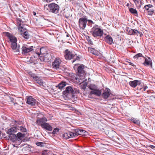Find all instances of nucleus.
<instances>
[{
  "mask_svg": "<svg viewBox=\"0 0 155 155\" xmlns=\"http://www.w3.org/2000/svg\"><path fill=\"white\" fill-rule=\"evenodd\" d=\"M81 134V129H78L75 130V132L74 133L71 132H68L67 133H65L63 134V137L65 138L66 139H68L70 137H72L80 135Z\"/></svg>",
  "mask_w": 155,
  "mask_h": 155,
  "instance_id": "obj_1",
  "label": "nucleus"
},
{
  "mask_svg": "<svg viewBox=\"0 0 155 155\" xmlns=\"http://www.w3.org/2000/svg\"><path fill=\"white\" fill-rule=\"evenodd\" d=\"M97 25L94 26L92 28L91 32L94 37L101 36L103 34V31L101 29L97 28Z\"/></svg>",
  "mask_w": 155,
  "mask_h": 155,
  "instance_id": "obj_2",
  "label": "nucleus"
},
{
  "mask_svg": "<svg viewBox=\"0 0 155 155\" xmlns=\"http://www.w3.org/2000/svg\"><path fill=\"white\" fill-rule=\"evenodd\" d=\"M49 11L53 13H58L59 10V6L57 4L54 3H52L48 5Z\"/></svg>",
  "mask_w": 155,
  "mask_h": 155,
  "instance_id": "obj_3",
  "label": "nucleus"
},
{
  "mask_svg": "<svg viewBox=\"0 0 155 155\" xmlns=\"http://www.w3.org/2000/svg\"><path fill=\"white\" fill-rule=\"evenodd\" d=\"M88 20L85 18L82 17L79 19V25L81 29L84 30L87 25Z\"/></svg>",
  "mask_w": 155,
  "mask_h": 155,
  "instance_id": "obj_4",
  "label": "nucleus"
},
{
  "mask_svg": "<svg viewBox=\"0 0 155 155\" xmlns=\"http://www.w3.org/2000/svg\"><path fill=\"white\" fill-rule=\"evenodd\" d=\"M33 46H29L27 45H24L21 48L22 53V54H25L31 52L34 50Z\"/></svg>",
  "mask_w": 155,
  "mask_h": 155,
  "instance_id": "obj_5",
  "label": "nucleus"
},
{
  "mask_svg": "<svg viewBox=\"0 0 155 155\" xmlns=\"http://www.w3.org/2000/svg\"><path fill=\"white\" fill-rule=\"evenodd\" d=\"M61 62V61L59 58H56L52 64L53 68L56 70L59 69Z\"/></svg>",
  "mask_w": 155,
  "mask_h": 155,
  "instance_id": "obj_6",
  "label": "nucleus"
},
{
  "mask_svg": "<svg viewBox=\"0 0 155 155\" xmlns=\"http://www.w3.org/2000/svg\"><path fill=\"white\" fill-rule=\"evenodd\" d=\"M84 68V66L83 65H80L78 66V74L80 76V78L81 79H83L84 78V71L83 70Z\"/></svg>",
  "mask_w": 155,
  "mask_h": 155,
  "instance_id": "obj_7",
  "label": "nucleus"
},
{
  "mask_svg": "<svg viewBox=\"0 0 155 155\" xmlns=\"http://www.w3.org/2000/svg\"><path fill=\"white\" fill-rule=\"evenodd\" d=\"M19 31L20 34L26 39L29 38L30 35L26 31V29L24 28H21L19 29Z\"/></svg>",
  "mask_w": 155,
  "mask_h": 155,
  "instance_id": "obj_8",
  "label": "nucleus"
},
{
  "mask_svg": "<svg viewBox=\"0 0 155 155\" xmlns=\"http://www.w3.org/2000/svg\"><path fill=\"white\" fill-rule=\"evenodd\" d=\"M74 93V91L73 88L71 86L67 87L65 91H63V94L65 95H67L68 94H72Z\"/></svg>",
  "mask_w": 155,
  "mask_h": 155,
  "instance_id": "obj_9",
  "label": "nucleus"
},
{
  "mask_svg": "<svg viewBox=\"0 0 155 155\" xmlns=\"http://www.w3.org/2000/svg\"><path fill=\"white\" fill-rule=\"evenodd\" d=\"M51 58V55L48 53L42 56H40V59L42 61L45 62L48 61Z\"/></svg>",
  "mask_w": 155,
  "mask_h": 155,
  "instance_id": "obj_10",
  "label": "nucleus"
},
{
  "mask_svg": "<svg viewBox=\"0 0 155 155\" xmlns=\"http://www.w3.org/2000/svg\"><path fill=\"white\" fill-rule=\"evenodd\" d=\"M11 47L14 52H19L20 46L19 45H17V43H11Z\"/></svg>",
  "mask_w": 155,
  "mask_h": 155,
  "instance_id": "obj_11",
  "label": "nucleus"
},
{
  "mask_svg": "<svg viewBox=\"0 0 155 155\" xmlns=\"http://www.w3.org/2000/svg\"><path fill=\"white\" fill-rule=\"evenodd\" d=\"M36 100L32 97L30 96L27 97V103L31 106L34 105L35 104Z\"/></svg>",
  "mask_w": 155,
  "mask_h": 155,
  "instance_id": "obj_12",
  "label": "nucleus"
},
{
  "mask_svg": "<svg viewBox=\"0 0 155 155\" xmlns=\"http://www.w3.org/2000/svg\"><path fill=\"white\" fill-rule=\"evenodd\" d=\"M74 57V54H73L71 52L67 50L65 51V57L67 60H71Z\"/></svg>",
  "mask_w": 155,
  "mask_h": 155,
  "instance_id": "obj_13",
  "label": "nucleus"
},
{
  "mask_svg": "<svg viewBox=\"0 0 155 155\" xmlns=\"http://www.w3.org/2000/svg\"><path fill=\"white\" fill-rule=\"evenodd\" d=\"M79 82H81L80 84L81 87L83 89H85L87 85V83L84 81H87V79H86L84 80L81 79L79 78Z\"/></svg>",
  "mask_w": 155,
  "mask_h": 155,
  "instance_id": "obj_14",
  "label": "nucleus"
},
{
  "mask_svg": "<svg viewBox=\"0 0 155 155\" xmlns=\"http://www.w3.org/2000/svg\"><path fill=\"white\" fill-rule=\"evenodd\" d=\"M129 83L131 87H135L137 85H139L140 84L141 81H140L135 80L130 81Z\"/></svg>",
  "mask_w": 155,
  "mask_h": 155,
  "instance_id": "obj_15",
  "label": "nucleus"
},
{
  "mask_svg": "<svg viewBox=\"0 0 155 155\" xmlns=\"http://www.w3.org/2000/svg\"><path fill=\"white\" fill-rule=\"evenodd\" d=\"M45 20L43 18L37 19L35 21L36 24L39 26H42L45 23Z\"/></svg>",
  "mask_w": 155,
  "mask_h": 155,
  "instance_id": "obj_16",
  "label": "nucleus"
},
{
  "mask_svg": "<svg viewBox=\"0 0 155 155\" xmlns=\"http://www.w3.org/2000/svg\"><path fill=\"white\" fill-rule=\"evenodd\" d=\"M41 126L43 128L45 129L51 131L52 130V127L48 123H44L43 124H41Z\"/></svg>",
  "mask_w": 155,
  "mask_h": 155,
  "instance_id": "obj_17",
  "label": "nucleus"
},
{
  "mask_svg": "<svg viewBox=\"0 0 155 155\" xmlns=\"http://www.w3.org/2000/svg\"><path fill=\"white\" fill-rule=\"evenodd\" d=\"M127 33L128 34L130 35H136L138 36V33H139V31L137 30L130 28L127 29Z\"/></svg>",
  "mask_w": 155,
  "mask_h": 155,
  "instance_id": "obj_18",
  "label": "nucleus"
},
{
  "mask_svg": "<svg viewBox=\"0 0 155 155\" xmlns=\"http://www.w3.org/2000/svg\"><path fill=\"white\" fill-rule=\"evenodd\" d=\"M111 93L110 90L108 88H107L104 91V93L103 94V96L105 99H107L109 97Z\"/></svg>",
  "mask_w": 155,
  "mask_h": 155,
  "instance_id": "obj_19",
  "label": "nucleus"
},
{
  "mask_svg": "<svg viewBox=\"0 0 155 155\" xmlns=\"http://www.w3.org/2000/svg\"><path fill=\"white\" fill-rule=\"evenodd\" d=\"M35 81L40 86L45 87L44 83L43 82L42 79L40 77H38L35 78Z\"/></svg>",
  "mask_w": 155,
  "mask_h": 155,
  "instance_id": "obj_20",
  "label": "nucleus"
},
{
  "mask_svg": "<svg viewBox=\"0 0 155 155\" xmlns=\"http://www.w3.org/2000/svg\"><path fill=\"white\" fill-rule=\"evenodd\" d=\"M90 89L92 90L90 92L91 94L98 96H100L101 95V92L99 90L92 89L91 87H90Z\"/></svg>",
  "mask_w": 155,
  "mask_h": 155,
  "instance_id": "obj_21",
  "label": "nucleus"
},
{
  "mask_svg": "<svg viewBox=\"0 0 155 155\" xmlns=\"http://www.w3.org/2000/svg\"><path fill=\"white\" fill-rule=\"evenodd\" d=\"M48 53L47 51L46 48L44 47H42L40 49V53H38L37 54L40 57V56L42 55L43 56V55Z\"/></svg>",
  "mask_w": 155,
  "mask_h": 155,
  "instance_id": "obj_22",
  "label": "nucleus"
},
{
  "mask_svg": "<svg viewBox=\"0 0 155 155\" xmlns=\"http://www.w3.org/2000/svg\"><path fill=\"white\" fill-rule=\"evenodd\" d=\"M105 41L110 45L113 43V39L112 37L109 35H107L104 38Z\"/></svg>",
  "mask_w": 155,
  "mask_h": 155,
  "instance_id": "obj_23",
  "label": "nucleus"
},
{
  "mask_svg": "<svg viewBox=\"0 0 155 155\" xmlns=\"http://www.w3.org/2000/svg\"><path fill=\"white\" fill-rule=\"evenodd\" d=\"M47 121V119L45 117L42 118L37 120L36 122L37 124L41 126V124L45 123V122Z\"/></svg>",
  "mask_w": 155,
  "mask_h": 155,
  "instance_id": "obj_24",
  "label": "nucleus"
},
{
  "mask_svg": "<svg viewBox=\"0 0 155 155\" xmlns=\"http://www.w3.org/2000/svg\"><path fill=\"white\" fill-rule=\"evenodd\" d=\"M17 131V127H13L8 129L7 133L8 134H11L13 133L16 132Z\"/></svg>",
  "mask_w": 155,
  "mask_h": 155,
  "instance_id": "obj_25",
  "label": "nucleus"
},
{
  "mask_svg": "<svg viewBox=\"0 0 155 155\" xmlns=\"http://www.w3.org/2000/svg\"><path fill=\"white\" fill-rule=\"evenodd\" d=\"M88 51L91 53L93 54L97 55L98 54V52L94 49L89 47L88 48Z\"/></svg>",
  "mask_w": 155,
  "mask_h": 155,
  "instance_id": "obj_26",
  "label": "nucleus"
},
{
  "mask_svg": "<svg viewBox=\"0 0 155 155\" xmlns=\"http://www.w3.org/2000/svg\"><path fill=\"white\" fill-rule=\"evenodd\" d=\"M145 66L149 65L150 67L152 66V62L148 60L147 59H145L144 62L143 63Z\"/></svg>",
  "mask_w": 155,
  "mask_h": 155,
  "instance_id": "obj_27",
  "label": "nucleus"
},
{
  "mask_svg": "<svg viewBox=\"0 0 155 155\" xmlns=\"http://www.w3.org/2000/svg\"><path fill=\"white\" fill-rule=\"evenodd\" d=\"M66 85V83L65 82L62 81L59 83L58 86V88L60 89H62Z\"/></svg>",
  "mask_w": 155,
  "mask_h": 155,
  "instance_id": "obj_28",
  "label": "nucleus"
},
{
  "mask_svg": "<svg viewBox=\"0 0 155 155\" xmlns=\"http://www.w3.org/2000/svg\"><path fill=\"white\" fill-rule=\"evenodd\" d=\"M25 136V134H21V133H18L17 134V137L18 138L20 139H21L22 138H23Z\"/></svg>",
  "mask_w": 155,
  "mask_h": 155,
  "instance_id": "obj_29",
  "label": "nucleus"
},
{
  "mask_svg": "<svg viewBox=\"0 0 155 155\" xmlns=\"http://www.w3.org/2000/svg\"><path fill=\"white\" fill-rule=\"evenodd\" d=\"M17 22L18 24L19 25L18 30L19 31V29L21 28H24L23 26H22V22L21 21V19H18L17 20Z\"/></svg>",
  "mask_w": 155,
  "mask_h": 155,
  "instance_id": "obj_30",
  "label": "nucleus"
},
{
  "mask_svg": "<svg viewBox=\"0 0 155 155\" xmlns=\"http://www.w3.org/2000/svg\"><path fill=\"white\" fill-rule=\"evenodd\" d=\"M10 40L11 43H17V39L16 38L14 37H10Z\"/></svg>",
  "mask_w": 155,
  "mask_h": 155,
  "instance_id": "obj_31",
  "label": "nucleus"
},
{
  "mask_svg": "<svg viewBox=\"0 0 155 155\" xmlns=\"http://www.w3.org/2000/svg\"><path fill=\"white\" fill-rule=\"evenodd\" d=\"M129 11L131 12V13L132 14H135L137 15V11L136 9L134 8H130L129 9Z\"/></svg>",
  "mask_w": 155,
  "mask_h": 155,
  "instance_id": "obj_32",
  "label": "nucleus"
},
{
  "mask_svg": "<svg viewBox=\"0 0 155 155\" xmlns=\"http://www.w3.org/2000/svg\"><path fill=\"white\" fill-rule=\"evenodd\" d=\"M9 134V138L13 140H14L16 138V136L13 134Z\"/></svg>",
  "mask_w": 155,
  "mask_h": 155,
  "instance_id": "obj_33",
  "label": "nucleus"
},
{
  "mask_svg": "<svg viewBox=\"0 0 155 155\" xmlns=\"http://www.w3.org/2000/svg\"><path fill=\"white\" fill-rule=\"evenodd\" d=\"M18 127L19 128L18 129L19 130L22 132H25L26 131V129L23 127L21 126L20 127Z\"/></svg>",
  "mask_w": 155,
  "mask_h": 155,
  "instance_id": "obj_34",
  "label": "nucleus"
},
{
  "mask_svg": "<svg viewBox=\"0 0 155 155\" xmlns=\"http://www.w3.org/2000/svg\"><path fill=\"white\" fill-rule=\"evenodd\" d=\"M36 144L38 146L43 147L45 146V143L44 142H41L36 143Z\"/></svg>",
  "mask_w": 155,
  "mask_h": 155,
  "instance_id": "obj_35",
  "label": "nucleus"
},
{
  "mask_svg": "<svg viewBox=\"0 0 155 155\" xmlns=\"http://www.w3.org/2000/svg\"><path fill=\"white\" fill-rule=\"evenodd\" d=\"M87 132L86 131L82 129H81V134H80V135L86 136L87 135Z\"/></svg>",
  "mask_w": 155,
  "mask_h": 155,
  "instance_id": "obj_36",
  "label": "nucleus"
},
{
  "mask_svg": "<svg viewBox=\"0 0 155 155\" xmlns=\"http://www.w3.org/2000/svg\"><path fill=\"white\" fill-rule=\"evenodd\" d=\"M30 76L32 77L33 79L34 80H35V79L36 77H37L38 76H36L35 74L31 73L30 72Z\"/></svg>",
  "mask_w": 155,
  "mask_h": 155,
  "instance_id": "obj_37",
  "label": "nucleus"
},
{
  "mask_svg": "<svg viewBox=\"0 0 155 155\" xmlns=\"http://www.w3.org/2000/svg\"><path fill=\"white\" fill-rule=\"evenodd\" d=\"M59 129L57 128H55L53 130L52 134H56L58 132Z\"/></svg>",
  "mask_w": 155,
  "mask_h": 155,
  "instance_id": "obj_38",
  "label": "nucleus"
},
{
  "mask_svg": "<svg viewBox=\"0 0 155 155\" xmlns=\"http://www.w3.org/2000/svg\"><path fill=\"white\" fill-rule=\"evenodd\" d=\"M131 120L133 121V122H134V123L135 124H138L140 123L139 121L138 120H136V119H134V118H133V119H132Z\"/></svg>",
  "mask_w": 155,
  "mask_h": 155,
  "instance_id": "obj_39",
  "label": "nucleus"
},
{
  "mask_svg": "<svg viewBox=\"0 0 155 155\" xmlns=\"http://www.w3.org/2000/svg\"><path fill=\"white\" fill-rule=\"evenodd\" d=\"M142 56V54L141 53H138L136 55L134 56V58H137L139 57H141Z\"/></svg>",
  "mask_w": 155,
  "mask_h": 155,
  "instance_id": "obj_40",
  "label": "nucleus"
},
{
  "mask_svg": "<svg viewBox=\"0 0 155 155\" xmlns=\"http://www.w3.org/2000/svg\"><path fill=\"white\" fill-rule=\"evenodd\" d=\"M87 21H88L87 25L89 26H91V25L94 24L93 22L91 20H88Z\"/></svg>",
  "mask_w": 155,
  "mask_h": 155,
  "instance_id": "obj_41",
  "label": "nucleus"
},
{
  "mask_svg": "<svg viewBox=\"0 0 155 155\" xmlns=\"http://www.w3.org/2000/svg\"><path fill=\"white\" fill-rule=\"evenodd\" d=\"M134 3L136 5H139L140 4V0H133Z\"/></svg>",
  "mask_w": 155,
  "mask_h": 155,
  "instance_id": "obj_42",
  "label": "nucleus"
},
{
  "mask_svg": "<svg viewBox=\"0 0 155 155\" xmlns=\"http://www.w3.org/2000/svg\"><path fill=\"white\" fill-rule=\"evenodd\" d=\"M48 151L47 150H44L42 152V155H47Z\"/></svg>",
  "mask_w": 155,
  "mask_h": 155,
  "instance_id": "obj_43",
  "label": "nucleus"
},
{
  "mask_svg": "<svg viewBox=\"0 0 155 155\" xmlns=\"http://www.w3.org/2000/svg\"><path fill=\"white\" fill-rule=\"evenodd\" d=\"M144 8L146 10H149V8L148 7L147 5H146L144 6Z\"/></svg>",
  "mask_w": 155,
  "mask_h": 155,
  "instance_id": "obj_44",
  "label": "nucleus"
},
{
  "mask_svg": "<svg viewBox=\"0 0 155 155\" xmlns=\"http://www.w3.org/2000/svg\"><path fill=\"white\" fill-rule=\"evenodd\" d=\"M139 35L141 37V36H142L143 35V34H142V33H140V32H139V33H138V35Z\"/></svg>",
  "mask_w": 155,
  "mask_h": 155,
  "instance_id": "obj_45",
  "label": "nucleus"
},
{
  "mask_svg": "<svg viewBox=\"0 0 155 155\" xmlns=\"http://www.w3.org/2000/svg\"><path fill=\"white\" fill-rule=\"evenodd\" d=\"M147 5L148 6V7L149 8H152L153 7V6L151 4H149V5Z\"/></svg>",
  "mask_w": 155,
  "mask_h": 155,
  "instance_id": "obj_46",
  "label": "nucleus"
},
{
  "mask_svg": "<svg viewBox=\"0 0 155 155\" xmlns=\"http://www.w3.org/2000/svg\"><path fill=\"white\" fill-rule=\"evenodd\" d=\"M79 59V57H77V58L76 59H75L73 61H72V62H74L76 60H78Z\"/></svg>",
  "mask_w": 155,
  "mask_h": 155,
  "instance_id": "obj_47",
  "label": "nucleus"
},
{
  "mask_svg": "<svg viewBox=\"0 0 155 155\" xmlns=\"http://www.w3.org/2000/svg\"><path fill=\"white\" fill-rule=\"evenodd\" d=\"M15 122L17 123L16 125H17L18 124H20L21 123V122H17V121H15Z\"/></svg>",
  "mask_w": 155,
  "mask_h": 155,
  "instance_id": "obj_48",
  "label": "nucleus"
},
{
  "mask_svg": "<svg viewBox=\"0 0 155 155\" xmlns=\"http://www.w3.org/2000/svg\"><path fill=\"white\" fill-rule=\"evenodd\" d=\"M66 37H68V38L67 39H70V38H69L70 37V35L68 34L66 35Z\"/></svg>",
  "mask_w": 155,
  "mask_h": 155,
  "instance_id": "obj_49",
  "label": "nucleus"
},
{
  "mask_svg": "<svg viewBox=\"0 0 155 155\" xmlns=\"http://www.w3.org/2000/svg\"><path fill=\"white\" fill-rule=\"evenodd\" d=\"M150 147L152 149H154L155 148V147L153 145H150Z\"/></svg>",
  "mask_w": 155,
  "mask_h": 155,
  "instance_id": "obj_50",
  "label": "nucleus"
},
{
  "mask_svg": "<svg viewBox=\"0 0 155 155\" xmlns=\"http://www.w3.org/2000/svg\"><path fill=\"white\" fill-rule=\"evenodd\" d=\"M147 88V86H145L143 88V91H145L146 90V89Z\"/></svg>",
  "mask_w": 155,
  "mask_h": 155,
  "instance_id": "obj_51",
  "label": "nucleus"
},
{
  "mask_svg": "<svg viewBox=\"0 0 155 155\" xmlns=\"http://www.w3.org/2000/svg\"><path fill=\"white\" fill-rule=\"evenodd\" d=\"M129 64L130 65H132L133 66H134V64L133 63H131V62H129Z\"/></svg>",
  "mask_w": 155,
  "mask_h": 155,
  "instance_id": "obj_52",
  "label": "nucleus"
},
{
  "mask_svg": "<svg viewBox=\"0 0 155 155\" xmlns=\"http://www.w3.org/2000/svg\"><path fill=\"white\" fill-rule=\"evenodd\" d=\"M47 2H51L52 0H46Z\"/></svg>",
  "mask_w": 155,
  "mask_h": 155,
  "instance_id": "obj_53",
  "label": "nucleus"
},
{
  "mask_svg": "<svg viewBox=\"0 0 155 155\" xmlns=\"http://www.w3.org/2000/svg\"><path fill=\"white\" fill-rule=\"evenodd\" d=\"M33 15H36V12H33Z\"/></svg>",
  "mask_w": 155,
  "mask_h": 155,
  "instance_id": "obj_54",
  "label": "nucleus"
},
{
  "mask_svg": "<svg viewBox=\"0 0 155 155\" xmlns=\"http://www.w3.org/2000/svg\"><path fill=\"white\" fill-rule=\"evenodd\" d=\"M10 35V34L9 33H7V36H9L8 35Z\"/></svg>",
  "mask_w": 155,
  "mask_h": 155,
  "instance_id": "obj_55",
  "label": "nucleus"
},
{
  "mask_svg": "<svg viewBox=\"0 0 155 155\" xmlns=\"http://www.w3.org/2000/svg\"><path fill=\"white\" fill-rule=\"evenodd\" d=\"M154 2H155V0H152Z\"/></svg>",
  "mask_w": 155,
  "mask_h": 155,
  "instance_id": "obj_56",
  "label": "nucleus"
},
{
  "mask_svg": "<svg viewBox=\"0 0 155 155\" xmlns=\"http://www.w3.org/2000/svg\"><path fill=\"white\" fill-rule=\"evenodd\" d=\"M128 5H129V4H127V5L128 6Z\"/></svg>",
  "mask_w": 155,
  "mask_h": 155,
  "instance_id": "obj_57",
  "label": "nucleus"
}]
</instances>
